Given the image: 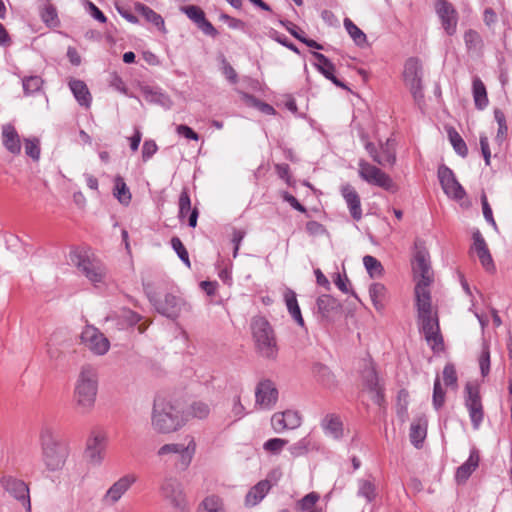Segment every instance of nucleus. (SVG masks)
I'll use <instances>...</instances> for the list:
<instances>
[{
  "label": "nucleus",
  "instance_id": "obj_34",
  "mask_svg": "<svg viewBox=\"0 0 512 512\" xmlns=\"http://www.w3.org/2000/svg\"><path fill=\"white\" fill-rule=\"evenodd\" d=\"M313 55L315 59L318 61L319 69L325 75V77L331 80L336 85L342 86V83L339 82L337 78L334 76L335 68L331 61L321 53L315 52Z\"/></svg>",
  "mask_w": 512,
  "mask_h": 512
},
{
  "label": "nucleus",
  "instance_id": "obj_10",
  "mask_svg": "<svg viewBox=\"0 0 512 512\" xmlns=\"http://www.w3.org/2000/svg\"><path fill=\"white\" fill-rule=\"evenodd\" d=\"M464 405L468 411L474 430H478L484 420V408L477 384L468 382L464 389Z\"/></svg>",
  "mask_w": 512,
  "mask_h": 512
},
{
  "label": "nucleus",
  "instance_id": "obj_9",
  "mask_svg": "<svg viewBox=\"0 0 512 512\" xmlns=\"http://www.w3.org/2000/svg\"><path fill=\"white\" fill-rule=\"evenodd\" d=\"M150 301L158 313L172 320L177 319L183 312L190 311L191 308L183 297L170 292L160 298L150 297Z\"/></svg>",
  "mask_w": 512,
  "mask_h": 512
},
{
  "label": "nucleus",
  "instance_id": "obj_43",
  "mask_svg": "<svg viewBox=\"0 0 512 512\" xmlns=\"http://www.w3.org/2000/svg\"><path fill=\"white\" fill-rule=\"evenodd\" d=\"M344 26L350 37L358 46L366 43V35L349 18L344 20Z\"/></svg>",
  "mask_w": 512,
  "mask_h": 512
},
{
  "label": "nucleus",
  "instance_id": "obj_15",
  "mask_svg": "<svg viewBox=\"0 0 512 512\" xmlns=\"http://www.w3.org/2000/svg\"><path fill=\"white\" fill-rule=\"evenodd\" d=\"M82 343L95 355H104L110 348V341L93 326H86L81 333Z\"/></svg>",
  "mask_w": 512,
  "mask_h": 512
},
{
  "label": "nucleus",
  "instance_id": "obj_59",
  "mask_svg": "<svg viewBox=\"0 0 512 512\" xmlns=\"http://www.w3.org/2000/svg\"><path fill=\"white\" fill-rule=\"evenodd\" d=\"M158 150V146L154 140H145L142 146V159L148 161Z\"/></svg>",
  "mask_w": 512,
  "mask_h": 512
},
{
  "label": "nucleus",
  "instance_id": "obj_47",
  "mask_svg": "<svg viewBox=\"0 0 512 512\" xmlns=\"http://www.w3.org/2000/svg\"><path fill=\"white\" fill-rule=\"evenodd\" d=\"M432 403L436 410L442 408L445 403V391L441 386L439 376L434 381Z\"/></svg>",
  "mask_w": 512,
  "mask_h": 512
},
{
  "label": "nucleus",
  "instance_id": "obj_23",
  "mask_svg": "<svg viewBox=\"0 0 512 512\" xmlns=\"http://www.w3.org/2000/svg\"><path fill=\"white\" fill-rule=\"evenodd\" d=\"M362 376L367 389L372 393L373 401L380 405L383 400V392L379 384L378 375L371 362L366 363Z\"/></svg>",
  "mask_w": 512,
  "mask_h": 512
},
{
  "label": "nucleus",
  "instance_id": "obj_53",
  "mask_svg": "<svg viewBox=\"0 0 512 512\" xmlns=\"http://www.w3.org/2000/svg\"><path fill=\"white\" fill-rule=\"evenodd\" d=\"M311 441L309 438L304 437L298 442L294 443L289 447V451L292 456L299 457L306 454L310 449Z\"/></svg>",
  "mask_w": 512,
  "mask_h": 512
},
{
  "label": "nucleus",
  "instance_id": "obj_13",
  "mask_svg": "<svg viewBox=\"0 0 512 512\" xmlns=\"http://www.w3.org/2000/svg\"><path fill=\"white\" fill-rule=\"evenodd\" d=\"M0 485L12 497L20 501L27 511L31 510L29 488L23 480L10 475H4L0 479Z\"/></svg>",
  "mask_w": 512,
  "mask_h": 512
},
{
  "label": "nucleus",
  "instance_id": "obj_37",
  "mask_svg": "<svg viewBox=\"0 0 512 512\" xmlns=\"http://www.w3.org/2000/svg\"><path fill=\"white\" fill-rule=\"evenodd\" d=\"M447 134L455 152L462 157H466L468 154V148L460 134L453 127H449L447 129Z\"/></svg>",
  "mask_w": 512,
  "mask_h": 512
},
{
  "label": "nucleus",
  "instance_id": "obj_46",
  "mask_svg": "<svg viewBox=\"0 0 512 512\" xmlns=\"http://www.w3.org/2000/svg\"><path fill=\"white\" fill-rule=\"evenodd\" d=\"M42 85L43 80L39 76H30L23 80V89L27 95L39 93Z\"/></svg>",
  "mask_w": 512,
  "mask_h": 512
},
{
  "label": "nucleus",
  "instance_id": "obj_60",
  "mask_svg": "<svg viewBox=\"0 0 512 512\" xmlns=\"http://www.w3.org/2000/svg\"><path fill=\"white\" fill-rule=\"evenodd\" d=\"M479 367L481 371V375L483 377L487 376L490 372V352L487 348L483 349L480 357H479Z\"/></svg>",
  "mask_w": 512,
  "mask_h": 512
},
{
  "label": "nucleus",
  "instance_id": "obj_42",
  "mask_svg": "<svg viewBox=\"0 0 512 512\" xmlns=\"http://www.w3.org/2000/svg\"><path fill=\"white\" fill-rule=\"evenodd\" d=\"M137 10L148 22H151L156 27L161 28L164 26V20L161 17V15L156 13L150 7L143 4H139L137 6Z\"/></svg>",
  "mask_w": 512,
  "mask_h": 512
},
{
  "label": "nucleus",
  "instance_id": "obj_40",
  "mask_svg": "<svg viewBox=\"0 0 512 512\" xmlns=\"http://www.w3.org/2000/svg\"><path fill=\"white\" fill-rule=\"evenodd\" d=\"M201 512H225L223 501L216 495L207 496L201 503Z\"/></svg>",
  "mask_w": 512,
  "mask_h": 512
},
{
  "label": "nucleus",
  "instance_id": "obj_32",
  "mask_svg": "<svg viewBox=\"0 0 512 512\" xmlns=\"http://www.w3.org/2000/svg\"><path fill=\"white\" fill-rule=\"evenodd\" d=\"M369 296L377 311L384 309L388 299V293L386 287L382 283H372L369 286Z\"/></svg>",
  "mask_w": 512,
  "mask_h": 512
},
{
  "label": "nucleus",
  "instance_id": "obj_24",
  "mask_svg": "<svg viewBox=\"0 0 512 512\" xmlns=\"http://www.w3.org/2000/svg\"><path fill=\"white\" fill-rule=\"evenodd\" d=\"M321 427L325 435L340 440L344 436V425L339 415L329 413L321 420Z\"/></svg>",
  "mask_w": 512,
  "mask_h": 512
},
{
  "label": "nucleus",
  "instance_id": "obj_31",
  "mask_svg": "<svg viewBox=\"0 0 512 512\" xmlns=\"http://www.w3.org/2000/svg\"><path fill=\"white\" fill-rule=\"evenodd\" d=\"M427 433V419L424 416L418 417L411 423L410 427V441L419 448L424 441Z\"/></svg>",
  "mask_w": 512,
  "mask_h": 512
},
{
  "label": "nucleus",
  "instance_id": "obj_35",
  "mask_svg": "<svg viewBox=\"0 0 512 512\" xmlns=\"http://www.w3.org/2000/svg\"><path fill=\"white\" fill-rule=\"evenodd\" d=\"M113 194L123 205H128L131 201V193L121 176H116L114 179Z\"/></svg>",
  "mask_w": 512,
  "mask_h": 512
},
{
  "label": "nucleus",
  "instance_id": "obj_3",
  "mask_svg": "<svg viewBox=\"0 0 512 512\" xmlns=\"http://www.w3.org/2000/svg\"><path fill=\"white\" fill-rule=\"evenodd\" d=\"M98 370L91 364L81 366L76 380L74 397L81 413H89L95 405L98 392Z\"/></svg>",
  "mask_w": 512,
  "mask_h": 512
},
{
  "label": "nucleus",
  "instance_id": "obj_33",
  "mask_svg": "<svg viewBox=\"0 0 512 512\" xmlns=\"http://www.w3.org/2000/svg\"><path fill=\"white\" fill-rule=\"evenodd\" d=\"M315 377L321 384L327 388H333L336 386L335 375L331 370L323 364H315L313 367Z\"/></svg>",
  "mask_w": 512,
  "mask_h": 512
},
{
  "label": "nucleus",
  "instance_id": "obj_63",
  "mask_svg": "<svg viewBox=\"0 0 512 512\" xmlns=\"http://www.w3.org/2000/svg\"><path fill=\"white\" fill-rule=\"evenodd\" d=\"M364 147L375 163L382 164L380 160L379 150L377 149L374 143L370 141H365Z\"/></svg>",
  "mask_w": 512,
  "mask_h": 512
},
{
  "label": "nucleus",
  "instance_id": "obj_12",
  "mask_svg": "<svg viewBox=\"0 0 512 512\" xmlns=\"http://www.w3.org/2000/svg\"><path fill=\"white\" fill-rule=\"evenodd\" d=\"M138 481L135 473H126L113 482L101 498V502L105 506L116 505L122 497L132 488Z\"/></svg>",
  "mask_w": 512,
  "mask_h": 512
},
{
  "label": "nucleus",
  "instance_id": "obj_6",
  "mask_svg": "<svg viewBox=\"0 0 512 512\" xmlns=\"http://www.w3.org/2000/svg\"><path fill=\"white\" fill-rule=\"evenodd\" d=\"M251 329L258 353L262 357L275 359L278 353V347L270 323L263 317H256L252 320Z\"/></svg>",
  "mask_w": 512,
  "mask_h": 512
},
{
  "label": "nucleus",
  "instance_id": "obj_30",
  "mask_svg": "<svg viewBox=\"0 0 512 512\" xmlns=\"http://www.w3.org/2000/svg\"><path fill=\"white\" fill-rule=\"evenodd\" d=\"M284 302L286 305V308L292 317V319L301 327H304L305 322L302 317V313L298 304L297 295L296 293L290 289L286 288L283 294Z\"/></svg>",
  "mask_w": 512,
  "mask_h": 512
},
{
  "label": "nucleus",
  "instance_id": "obj_54",
  "mask_svg": "<svg viewBox=\"0 0 512 512\" xmlns=\"http://www.w3.org/2000/svg\"><path fill=\"white\" fill-rule=\"evenodd\" d=\"M288 444V440L282 438H271L263 444L265 451L278 454Z\"/></svg>",
  "mask_w": 512,
  "mask_h": 512
},
{
  "label": "nucleus",
  "instance_id": "obj_48",
  "mask_svg": "<svg viewBox=\"0 0 512 512\" xmlns=\"http://www.w3.org/2000/svg\"><path fill=\"white\" fill-rule=\"evenodd\" d=\"M246 414V408L241 403V394L240 392H237L232 398L230 417H232L234 421H238L242 419Z\"/></svg>",
  "mask_w": 512,
  "mask_h": 512
},
{
  "label": "nucleus",
  "instance_id": "obj_64",
  "mask_svg": "<svg viewBox=\"0 0 512 512\" xmlns=\"http://www.w3.org/2000/svg\"><path fill=\"white\" fill-rule=\"evenodd\" d=\"M197 26L206 35L214 37L218 33L215 27L206 19V17Z\"/></svg>",
  "mask_w": 512,
  "mask_h": 512
},
{
  "label": "nucleus",
  "instance_id": "obj_38",
  "mask_svg": "<svg viewBox=\"0 0 512 512\" xmlns=\"http://www.w3.org/2000/svg\"><path fill=\"white\" fill-rule=\"evenodd\" d=\"M358 496L364 497L367 502H372L376 498V487L370 479H360L358 481Z\"/></svg>",
  "mask_w": 512,
  "mask_h": 512
},
{
  "label": "nucleus",
  "instance_id": "obj_7",
  "mask_svg": "<svg viewBox=\"0 0 512 512\" xmlns=\"http://www.w3.org/2000/svg\"><path fill=\"white\" fill-rule=\"evenodd\" d=\"M196 440L192 435H186L182 442L167 443L157 450V456L165 458L167 456L176 455V466L182 470H186L196 453Z\"/></svg>",
  "mask_w": 512,
  "mask_h": 512
},
{
  "label": "nucleus",
  "instance_id": "obj_55",
  "mask_svg": "<svg viewBox=\"0 0 512 512\" xmlns=\"http://www.w3.org/2000/svg\"><path fill=\"white\" fill-rule=\"evenodd\" d=\"M246 100V105L249 107L257 108L260 112L266 114V115H273L275 114V109L265 103L262 102L259 98H244Z\"/></svg>",
  "mask_w": 512,
  "mask_h": 512
},
{
  "label": "nucleus",
  "instance_id": "obj_27",
  "mask_svg": "<svg viewBox=\"0 0 512 512\" xmlns=\"http://www.w3.org/2000/svg\"><path fill=\"white\" fill-rule=\"evenodd\" d=\"M104 450V437L95 435L87 442L86 457L93 465H99L103 460Z\"/></svg>",
  "mask_w": 512,
  "mask_h": 512
},
{
  "label": "nucleus",
  "instance_id": "obj_2",
  "mask_svg": "<svg viewBox=\"0 0 512 512\" xmlns=\"http://www.w3.org/2000/svg\"><path fill=\"white\" fill-rule=\"evenodd\" d=\"M185 418L180 405L166 397L154 399L151 412V426L159 434H170L185 425Z\"/></svg>",
  "mask_w": 512,
  "mask_h": 512
},
{
  "label": "nucleus",
  "instance_id": "obj_57",
  "mask_svg": "<svg viewBox=\"0 0 512 512\" xmlns=\"http://www.w3.org/2000/svg\"><path fill=\"white\" fill-rule=\"evenodd\" d=\"M69 87L74 96H89V90L85 82L77 79L69 81Z\"/></svg>",
  "mask_w": 512,
  "mask_h": 512
},
{
  "label": "nucleus",
  "instance_id": "obj_22",
  "mask_svg": "<svg viewBox=\"0 0 512 512\" xmlns=\"http://www.w3.org/2000/svg\"><path fill=\"white\" fill-rule=\"evenodd\" d=\"M317 311L322 319L332 321L341 313V304L330 295H321L316 300Z\"/></svg>",
  "mask_w": 512,
  "mask_h": 512
},
{
  "label": "nucleus",
  "instance_id": "obj_44",
  "mask_svg": "<svg viewBox=\"0 0 512 512\" xmlns=\"http://www.w3.org/2000/svg\"><path fill=\"white\" fill-rule=\"evenodd\" d=\"M210 406L203 401H194L188 409V414L197 419H205L210 414Z\"/></svg>",
  "mask_w": 512,
  "mask_h": 512
},
{
  "label": "nucleus",
  "instance_id": "obj_58",
  "mask_svg": "<svg viewBox=\"0 0 512 512\" xmlns=\"http://www.w3.org/2000/svg\"><path fill=\"white\" fill-rule=\"evenodd\" d=\"M318 500H319V495L316 492H311V493L305 495L299 501L298 505L302 511L311 510Z\"/></svg>",
  "mask_w": 512,
  "mask_h": 512
},
{
  "label": "nucleus",
  "instance_id": "obj_5",
  "mask_svg": "<svg viewBox=\"0 0 512 512\" xmlns=\"http://www.w3.org/2000/svg\"><path fill=\"white\" fill-rule=\"evenodd\" d=\"M39 438L42 462L46 469L51 472L61 470L65 465L68 452L59 443L55 430L49 425H44L40 430Z\"/></svg>",
  "mask_w": 512,
  "mask_h": 512
},
{
  "label": "nucleus",
  "instance_id": "obj_8",
  "mask_svg": "<svg viewBox=\"0 0 512 512\" xmlns=\"http://www.w3.org/2000/svg\"><path fill=\"white\" fill-rule=\"evenodd\" d=\"M69 259L91 283L96 285L104 281L106 268L99 259L90 257L86 252L79 249L71 251Z\"/></svg>",
  "mask_w": 512,
  "mask_h": 512
},
{
  "label": "nucleus",
  "instance_id": "obj_49",
  "mask_svg": "<svg viewBox=\"0 0 512 512\" xmlns=\"http://www.w3.org/2000/svg\"><path fill=\"white\" fill-rule=\"evenodd\" d=\"M24 148L27 156L32 158L34 161H38L40 158V141L37 138H27L24 140Z\"/></svg>",
  "mask_w": 512,
  "mask_h": 512
},
{
  "label": "nucleus",
  "instance_id": "obj_51",
  "mask_svg": "<svg viewBox=\"0 0 512 512\" xmlns=\"http://www.w3.org/2000/svg\"><path fill=\"white\" fill-rule=\"evenodd\" d=\"M171 246H172L173 250L176 252V254L178 255V257L181 259V261L188 268H190L191 263H190V260H189V254H188L185 246L183 245L182 241L180 240V238L173 237L171 239Z\"/></svg>",
  "mask_w": 512,
  "mask_h": 512
},
{
  "label": "nucleus",
  "instance_id": "obj_1",
  "mask_svg": "<svg viewBox=\"0 0 512 512\" xmlns=\"http://www.w3.org/2000/svg\"><path fill=\"white\" fill-rule=\"evenodd\" d=\"M417 323L419 331L424 335L427 344L434 350L443 348V338L440 333L437 307L432 305L431 294L415 295Z\"/></svg>",
  "mask_w": 512,
  "mask_h": 512
},
{
  "label": "nucleus",
  "instance_id": "obj_4",
  "mask_svg": "<svg viewBox=\"0 0 512 512\" xmlns=\"http://www.w3.org/2000/svg\"><path fill=\"white\" fill-rule=\"evenodd\" d=\"M412 271L416 281L414 294H431L430 286L434 281V272L431 267L430 254L420 239L414 243Z\"/></svg>",
  "mask_w": 512,
  "mask_h": 512
},
{
  "label": "nucleus",
  "instance_id": "obj_17",
  "mask_svg": "<svg viewBox=\"0 0 512 512\" xmlns=\"http://www.w3.org/2000/svg\"><path fill=\"white\" fill-rule=\"evenodd\" d=\"M278 400V390L275 384L268 379L260 381L255 389V407L270 410Z\"/></svg>",
  "mask_w": 512,
  "mask_h": 512
},
{
  "label": "nucleus",
  "instance_id": "obj_28",
  "mask_svg": "<svg viewBox=\"0 0 512 512\" xmlns=\"http://www.w3.org/2000/svg\"><path fill=\"white\" fill-rule=\"evenodd\" d=\"M271 489L269 480H261L254 485L245 496V505L249 507L259 504Z\"/></svg>",
  "mask_w": 512,
  "mask_h": 512
},
{
  "label": "nucleus",
  "instance_id": "obj_26",
  "mask_svg": "<svg viewBox=\"0 0 512 512\" xmlns=\"http://www.w3.org/2000/svg\"><path fill=\"white\" fill-rule=\"evenodd\" d=\"M2 144L13 155H19L21 152V140L15 127L11 124L2 126Z\"/></svg>",
  "mask_w": 512,
  "mask_h": 512
},
{
  "label": "nucleus",
  "instance_id": "obj_20",
  "mask_svg": "<svg viewBox=\"0 0 512 512\" xmlns=\"http://www.w3.org/2000/svg\"><path fill=\"white\" fill-rule=\"evenodd\" d=\"M301 422L300 414L293 410L276 412L271 417V426L276 433H282L286 429H296L301 425Z\"/></svg>",
  "mask_w": 512,
  "mask_h": 512
},
{
  "label": "nucleus",
  "instance_id": "obj_19",
  "mask_svg": "<svg viewBox=\"0 0 512 512\" xmlns=\"http://www.w3.org/2000/svg\"><path fill=\"white\" fill-rule=\"evenodd\" d=\"M435 10L441 20V24L445 32L450 36L455 34L458 23V14L454 6L446 0H437L435 3Z\"/></svg>",
  "mask_w": 512,
  "mask_h": 512
},
{
  "label": "nucleus",
  "instance_id": "obj_16",
  "mask_svg": "<svg viewBox=\"0 0 512 512\" xmlns=\"http://www.w3.org/2000/svg\"><path fill=\"white\" fill-rule=\"evenodd\" d=\"M161 496L171 506L184 512L186 501L181 483L175 478H166L160 487Z\"/></svg>",
  "mask_w": 512,
  "mask_h": 512
},
{
  "label": "nucleus",
  "instance_id": "obj_14",
  "mask_svg": "<svg viewBox=\"0 0 512 512\" xmlns=\"http://www.w3.org/2000/svg\"><path fill=\"white\" fill-rule=\"evenodd\" d=\"M422 74V64L418 58L411 57L406 60L403 79L413 96H417L422 91Z\"/></svg>",
  "mask_w": 512,
  "mask_h": 512
},
{
  "label": "nucleus",
  "instance_id": "obj_41",
  "mask_svg": "<svg viewBox=\"0 0 512 512\" xmlns=\"http://www.w3.org/2000/svg\"><path fill=\"white\" fill-rule=\"evenodd\" d=\"M494 117H495V121L498 124V130H497L495 140L499 144H502L504 142V140L506 139L507 133H508L506 117H505V114L503 113V111H501L500 109L494 110Z\"/></svg>",
  "mask_w": 512,
  "mask_h": 512
},
{
  "label": "nucleus",
  "instance_id": "obj_36",
  "mask_svg": "<svg viewBox=\"0 0 512 512\" xmlns=\"http://www.w3.org/2000/svg\"><path fill=\"white\" fill-rule=\"evenodd\" d=\"M392 139H387L384 143H380V160L382 164H379L380 166H392L396 162V152L392 145Z\"/></svg>",
  "mask_w": 512,
  "mask_h": 512
},
{
  "label": "nucleus",
  "instance_id": "obj_21",
  "mask_svg": "<svg viewBox=\"0 0 512 512\" xmlns=\"http://www.w3.org/2000/svg\"><path fill=\"white\" fill-rule=\"evenodd\" d=\"M472 249L476 252L481 265L487 272H495L496 267L493 262L490 251L487 247L485 239L479 231L473 234V246Z\"/></svg>",
  "mask_w": 512,
  "mask_h": 512
},
{
  "label": "nucleus",
  "instance_id": "obj_62",
  "mask_svg": "<svg viewBox=\"0 0 512 512\" xmlns=\"http://www.w3.org/2000/svg\"><path fill=\"white\" fill-rule=\"evenodd\" d=\"M176 132L180 135V136H183L187 139H190V140H194V141H197L199 139V136L198 134L193 131L189 126L187 125H178L176 127Z\"/></svg>",
  "mask_w": 512,
  "mask_h": 512
},
{
  "label": "nucleus",
  "instance_id": "obj_56",
  "mask_svg": "<svg viewBox=\"0 0 512 512\" xmlns=\"http://www.w3.org/2000/svg\"><path fill=\"white\" fill-rule=\"evenodd\" d=\"M192 210L189 194L186 190H183L179 197V218H185Z\"/></svg>",
  "mask_w": 512,
  "mask_h": 512
},
{
  "label": "nucleus",
  "instance_id": "obj_29",
  "mask_svg": "<svg viewBox=\"0 0 512 512\" xmlns=\"http://www.w3.org/2000/svg\"><path fill=\"white\" fill-rule=\"evenodd\" d=\"M480 456L478 451L473 448L470 451L469 458L466 462H464L460 467H458L456 471L455 478L457 482L463 483L465 482L470 475L473 473V471L476 470V468L479 465Z\"/></svg>",
  "mask_w": 512,
  "mask_h": 512
},
{
  "label": "nucleus",
  "instance_id": "obj_52",
  "mask_svg": "<svg viewBox=\"0 0 512 512\" xmlns=\"http://www.w3.org/2000/svg\"><path fill=\"white\" fill-rule=\"evenodd\" d=\"M41 18L49 27H56L59 24L56 9L52 5H47L43 8Z\"/></svg>",
  "mask_w": 512,
  "mask_h": 512
},
{
  "label": "nucleus",
  "instance_id": "obj_25",
  "mask_svg": "<svg viewBox=\"0 0 512 512\" xmlns=\"http://www.w3.org/2000/svg\"><path fill=\"white\" fill-rule=\"evenodd\" d=\"M341 194L345 199L352 218L359 221L362 218V209L357 191L350 184H345L341 187Z\"/></svg>",
  "mask_w": 512,
  "mask_h": 512
},
{
  "label": "nucleus",
  "instance_id": "obj_61",
  "mask_svg": "<svg viewBox=\"0 0 512 512\" xmlns=\"http://www.w3.org/2000/svg\"><path fill=\"white\" fill-rule=\"evenodd\" d=\"M481 203H482V210H483V216L485 220L491 224L495 229H497V224L493 217L492 209L488 203L487 197L485 194L481 196Z\"/></svg>",
  "mask_w": 512,
  "mask_h": 512
},
{
  "label": "nucleus",
  "instance_id": "obj_39",
  "mask_svg": "<svg viewBox=\"0 0 512 512\" xmlns=\"http://www.w3.org/2000/svg\"><path fill=\"white\" fill-rule=\"evenodd\" d=\"M363 264L371 278H378L383 275L384 268L381 262L371 255L363 257Z\"/></svg>",
  "mask_w": 512,
  "mask_h": 512
},
{
  "label": "nucleus",
  "instance_id": "obj_45",
  "mask_svg": "<svg viewBox=\"0 0 512 512\" xmlns=\"http://www.w3.org/2000/svg\"><path fill=\"white\" fill-rule=\"evenodd\" d=\"M443 382L445 386L451 387L452 389H457L458 387V377L456 373L455 366L451 363H448L444 366L442 372Z\"/></svg>",
  "mask_w": 512,
  "mask_h": 512
},
{
  "label": "nucleus",
  "instance_id": "obj_18",
  "mask_svg": "<svg viewBox=\"0 0 512 512\" xmlns=\"http://www.w3.org/2000/svg\"><path fill=\"white\" fill-rule=\"evenodd\" d=\"M438 178L444 193L455 200H461L466 196L462 185L455 178L454 172L447 166L438 168Z\"/></svg>",
  "mask_w": 512,
  "mask_h": 512
},
{
  "label": "nucleus",
  "instance_id": "obj_11",
  "mask_svg": "<svg viewBox=\"0 0 512 512\" xmlns=\"http://www.w3.org/2000/svg\"><path fill=\"white\" fill-rule=\"evenodd\" d=\"M358 174L362 180L370 185L378 186L387 191H394L396 188L388 174L364 159H360L358 162Z\"/></svg>",
  "mask_w": 512,
  "mask_h": 512
},
{
  "label": "nucleus",
  "instance_id": "obj_50",
  "mask_svg": "<svg viewBox=\"0 0 512 512\" xmlns=\"http://www.w3.org/2000/svg\"><path fill=\"white\" fill-rule=\"evenodd\" d=\"M180 10L196 25L205 18L204 11L195 5L183 6Z\"/></svg>",
  "mask_w": 512,
  "mask_h": 512
}]
</instances>
